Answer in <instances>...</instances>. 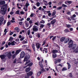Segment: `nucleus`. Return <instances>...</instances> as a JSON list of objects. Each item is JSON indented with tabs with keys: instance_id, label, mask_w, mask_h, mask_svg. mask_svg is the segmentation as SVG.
<instances>
[{
	"instance_id": "obj_1",
	"label": "nucleus",
	"mask_w": 78,
	"mask_h": 78,
	"mask_svg": "<svg viewBox=\"0 0 78 78\" xmlns=\"http://www.w3.org/2000/svg\"><path fill=\"white\" fill-rule=\"evenodd\" d=\"M5 3H6L5 1H0V5H3L1 8L0 12V13L2 15H5L6 13V11H7V5H5Z\"/></svg>"
},
{
	"instance_id": "obj_2",
	"label": "nucleus",
	"mask_w": 78,
	"mask_h": 78,
	"mask_svg": "<svg viewBox=\"0 0 78 78\" xmlns=\"http://www.w3.org/2000/svg\"><path fill=\"white\" fill-rule=\"evenodd\" d=\"M30 58V55H27L25 57L24 61V62L26 61L25 65H27V64H30V63L31 62V61L30 60H28Z\"/></svg>"
},
{
	"instance_id": "obj_3",
	"label": "nucleus",
	"mask_w": 78,
	"mask_h": 78,
	"mask_svg": "<svg viewBox=\"0 0 78 78\" xmlns=\"http://www.w3.org/2000/svg\"><path fill=\"white\" fill-rule=\"evenodd\" d=\"M38 28L39 27H38L36 25H34L32 27L33 31L34 32H37V31H38Z\"/></svg>"
},
{
	"instance_id": "obj_4",
	"label": "nucleus",
	"mask_w": 78,
	"mask_h": 78,
	"mask_svg": "<svg viewBox=\"0 0 78 78\" xmlns=\"http://www.w3.org/2000/svg\"><path fill=\"white\" fill-rule=\"evenodd\" d=\"M40 50L41 51H43V53H45H45H47V51H48V49H47V48H44L43 50L42 51V48H40Z\"/></svg>"
},
{
	"instance_id": "obj_5",
	"label": "nucleus",
	"mask_w": 78,
	"mask_h": 78,
	"mask_svg": "<svg viewBox=\"0 0 78 78\" xmlns=\"http://www.w3.org/2000/svg\"><path fill=\"white\" fill-rule=\"evenodd\" d=\"M6 55L5 54L0 55V58L2 60L5 59V58H6Z\"/></svg>"
},
{
	"instance_id": "obj_6",
	"label": "nucleus",
	"mask_w": 78,
	"mask_h": 78,
	"mask_svg": "<svg viewBox=\"0 0 78 78\" xmlns=\"http://www.w3.org/2000/svg\"><path fill=\"white\" fill-rule=\"evenodd\" d=\"M25 57V52L24 51L21 52L20 54V58H23Z\"/></svg>"
},
{
	"instance_id": "obj_7",
	"label": "nucleus",
	"mask_w": 78,
	"mask_h": 78,
	"mask_svg": "<svg viewBox=\"0 0 78 78\" xmlns=\"http://www.w3.org/2000/svg\"><path fill=\"white\" fill-rule=\"evenodd\" d=\"M7 56L8 58L9 59H10L11 57L12 56V54H11V52H9L7 54Z\"/></svg>"
},
{
	"instance_id": "obj_8",
	"label": "nucleus",
	"mask_w": 78,
	"mask_h": 78,
	"mask_svg": "<svg viewBox=\"0 0 78 78\" xmlns=\"http://www.w3.org/2000/svg\"><path fill=\"white\" fill-rule=\"evenodd\" d=\"M33 73L32 71H30L28 73H27V75L28 77L29 76H32L33 75Z\"/></svg>"
},
{
	"instance_id": "obj_9",
	"label": "nucleus",
	"mask_w": 78,
	"mask_h": 78,
	"mask_svg": "<svg viewBox=\"0 0 78 78\" xmlns=\"http://www.w3.org/2000/svg\"><path fill=\"white\" fill-rule=\"evenodd\" d=\"M31 70V68L30 67H28L27 68L25 69L26 72V73H28V72H29Z\"/></svg>"
},
{
	"instance_id": "obj_10",
	"label": "nucleus",
	"mask_w": 78,
	"mask_h": 78,
	"mask_svg": "<svg viewBox=\"0 0 78 78\" xmlns=\"http://www.w3.org/2000/svg\"><path fill=\"white\" fill-rule=\"evenodd\" d=\"M76 15L75 14H74L72 16H71L70 17V18L72 20H75V17H76Z\"/></svg>"
},
{
	"instance_id": "obj_11",
	"label": "nucleus",
	"mask_w": 78,
	"mask_h": 78,
	"mask_svg": "<svg viewBox=\"0 0 78 78\" xmlns=\"http://www.w3.org/2000/svg\"><path fill=\"white\" fill-rule=\"evenodd\" d=\"M21 50H21V49H19V50H17L15 52V54L16 55H18L19 54V53H20V51H21Z\"/></svg>"
},
{
	"instance_id": "obj_12",
	"label": "nucleus",
	"mask_w": 78,
	"mask_h": 78,
	"mask_svg": "<svg viewBox=\"0 0 78 78\" xmlns=\"http://www.w3.org/2000/svg\"><path fill=\"white\" fill-rule=\"evenodd\" d=\"M56 22V20L55 19H54V20L52 21L51 22V24H52V25H53V24H55V22Z\"/></svg>"
},
{
	"instance_id": "obj_13",
	"label": "nucleus",
	"mask_w": 78,
	"mask_h": 78,
	"mask_svg": "<svg viewBox=\"0 0 78 78\" xmlns=\"http://www.w3.org/2000/svg\"><path fill=\"white\" fill-rule=\"evenodd\" d=\"M66 39L65 37H62L60 38V41L61 42H63V41Z\"/></svg>"
},
{
	"instance_id": "obj_14",
	"label": "nucleus",
	"mask_w": 78,
	"mask_h": 78,
	"mask_svg": "<svg viewBox=\"0 0 78 78\" xmlns=\"http://www.w3.org/2000/svg\"><path fill=\"white\" fill-rule=\"evenodd\" d=\"M57 57V55L56 53H54L52 54V58H55Z\"/></svg>"
},
{
	"instance_id": "obj_15",
	"label": "nucleus",
	"mask_w": 78,
	"mask_h": 78,
	"mask_svg": "<svg viewBox=\"0 0 78 78\" xmlns=\"http://www.w3.org/2000/svg\"><path fill=\"white\" fill-rule=\"evenodd\" d=\"M61 59H58L57 60H56L55 62V64H57V63L58 62H61Z\"/></svg>"
},
{
	"instance_id": "obj_16",
	"label": "nucleus",
	"mask_w": 78,
	"mask_h": 78,
	"mask_svg": "<svg viewBox=\"0 0 78 78\" xmlns=\"http://www.w3.org/2000/svg\"><path fill=\"white\" fill-rule=\"evenodd\" d=\"M76 44H73L72 46V49H73V50H75V48H76Z\"/></svg>"
},
{
	"instance_id": "obj_17",
	"label": "nucleus",
	"mask_w": 78,
	"mask_h": 78,
	"mask_svg": "<svg viewBox=\"0 0 78 78\" xmlns=\"http://www.w3.org/2000/svg\"><path fill=\"white\" fill-rule=\"evenodd\" d=\"M73 41L72 40H70L69 41L68 43V45H70V44H72L73 45Z\"/></svg>"
},
{
	"instance_id": "obj_18",
	"label": "nucleus",
	"mask_w": 78,
	"mask_h": 78,
	"mask_svg": "<svg viewBox=\"0 0 78 78\" xmlns=\"http://www.w3.org/2000/svg\"><path fill=\"white\" fill-rule=\"evenodd\" d=\"M14 30L16 31L17 32H19L20 31V29L18 27L15 28Z\"/></svg>"
},
{
	"instance_id": "obj_19",
	"label": "nucleus",
	"mask_w": 78,
	"mask_h": 78,
	"mask_svg": "<svg viewBox=\"0 0 78 78\" xmlns=\"http://www.w3.org/2000/svg\"><path fill=\"white\" fill-rule=\"evenodd\" d=\"M36 47L37 49H39V48H40V46H41V44H36Z\"/></svg>"
},
{
	"instance_id": "obj_20",
	"label": "nucleus",
	"mask_w": 78,
	"mask_h": 78,
	"mask_svg": "<svg viewBox=\"0 0 78 78\" xmlns=\"http://www.w3.org/2000/svg\"><path fill=\"white\" fill-rule=\"evenodd\" d=\"M67 64L68 66V69H70V67H71V65H70V64L69 62H67Z\"/></svg>"
},
{
	"instance_id": "obj_21",
	"label": "nucleus",
	"mask_w": 78,
	"mask_h": 78,
	"mask_svg": "<svg viewBox=\"0 0 78 78\" xmlns=\"http://www.w3.org/2000/svg\"><path fill=\"white\" fill-rule=\"evenodd\" d=\"M33 62H30L28 64H27V66H28V67H31V66H33Z\"/></svg>"
},
{
	"instance_id": "obj_22",
	"label": "nucleus",
	"mask_w": 78,
	"mask_h": 78,
	"mask_svg": "<svg viewBox=\"0 0 78 78\" xmlns=\"http://www.w3.org/2000/svg\"><path fill=\"white\" fill-rule=\"evenodd\" d=\"M4 20V18H3V17H0V22L2 23L3 22V20Z\"/></svg>"
},
{
	"instance_id": "obj_23",
	"label": "nucleus",
	"mask_w": 78,
	"mask_h": 78,
	"mask_svg": "<svg viewBox=\"0 0 78 78\" xmlns=\"http://www.w3.org/2000/svg\"><path fill=\"white\" fill-rule=\"evenodd\" d=\"M44 27V25L43 24H41V25L40 26V28H39V30H41L42 28H43Z\"/></svg>"
},
{
	"instance_id": "obj_24",
	"label": "nucleus",
	"mask_w": 78,
	"mask_h": 78,
	"mask_svg": "<svg viewBox=\"0 0 78 78\" xmlns=\"http://www.w3.org/2000/svg\"><path fill=\"white\" fill-rule=\"evenodd\" d=\"M69 39L68 38L65 39V43H68V42H69Z\"/></svg>"
},
{
	"instance_id": "obj_25",
	"label": "nucleus",
	"mask_w": 78,
	"mask_h": 78,
	"mask_svg": "<svg viewBox=\"0 0 78 78\" xmlns=\"http://www.w3.org/2000/svg\"><path fill=\"white\" fill-rule=\"evenodd\" d=\"M19 12H20V11H19V10H18L16 11L15 14H18V15H20Z\"/></svg>"
},
{
	"instance_id": "obj_26",
	"label": "nucleus",
	"mask_w": 78,
	"mask_h": 78,
	"mask_svg": "<svg viewBox=\"0 0 78 78\" xmlns=\"http://www.w3.org/2000/svg\"><path fill=\"white\" fill-rule=\"evenodd\" d=\"M32 47L33 50H34V51H35V47L34 44H32Z\"/></svg>"
},
{
	"instance_id": "obj_27",
	"label": "nucleus",
	"mask_w": 78,
	"mask_h": 78,
	"mask_svg": "<svg viewBox=\"0 0 78 78\" xmlns=\"http://www.w3.org/2000/svg\"><path fill=\"white\" fill-rule=\"evenodd\" d=\"M68 76L70 78H72L73 77V75H72V73H70Z\"/></svg>"
},
{
	"instance_id": "obj_28",
	"label": "nucleus",
	"mask_w": 78,
	"mask_h": 78,
	"mask_svg": "<svg viewBox=\"0 0 78 78\" xmlns=\"http://www.w3.org/2000/svg\"><path fill=\"white\" fill-rule=\"evenodd\" d=\"M29 5H30V4H29L28 2H27L25 4V6L26 8H28V6H29Z\"/></svg>"
},
{
	"instance_id": "obj_29",
	"label": "nucleus",
	"mask_w": 78,
	"mask_h": 78,
	"mask_svg": "<svg viewBox=\"0 0 78 78\" xmlns=\"http://www.w3.org/2000/svg\"><path fill=\"white\" fill-rule=\"evenodd\" d=\"M14 43H16V42H15V41H13L11 43V45L14 46L15 45V44Z\"/></svg>"
},
{
	"instance_id": "obj_30",
	"label": "nucleus",
	"mask_w": 78,
	"mask_h": 78,
	"mask_svg": "<svg viewBox=\"0 0 78 78\" xmlns=\"http://www.w3.org/2000/svg\"><path fill=\"white\" fill-rule=\"evenodd\" d=\"M53 53H56L58 52V51L57 50H53L52 51Z\"/></svg>"
},
{
	"instance_id": "obj_31",
	"label": "nucleus",
	"mask_w": 78,
	"mask_h": 78,
	"mask_svg": "<svg viewBox=\"0 0 78 78\" xmlns=\"http://www.w3.org/2000/svg\"><path fill=\"white\" fill-rule=\"evenodd\" d=\"M66 27H67L68 28H70L71 27V25L70 24H66Z\"/></svg>"
},
{
	"instance_id": "obj_32",
	"label": "nucleus",
	"mask_w": 78,
	"mask_h": 78,
	"mask_svg": "<svg viewBox=\"0 0 78 78\" xmlns=\"http://www.w3.org/2000/svg\"><path fill=\"white\" fill-rule=\"evenodd\" d=\"M75 51H76L75 53H78V45L77 46V47L75 49Z\"/></svg>"
},
{
	"instance_id": "obj_33",
	"label": "nucleus",
	"mask_w": 78,
	"mask_h": 78,
	"mask_svg": "<svg viewBox=\"0 0 78 78\" xmlns=\"http://www.w3.org/2000/svg\"><path fill=\"white\" fill-rule=\"evenodd\" d=\"M64 31L65 33H68V32H69V30L68 29H66L64 30Z\"/></svg>"
},
{
	"instance_id": "obj_34",
	"label": "nucleus",
	"mask_w": 78,
	"mask_h": 78,
	"mask_svg": "<svg viewBox=\"0 0 78 78\" xmlns=\"http://www.w3.org/2000/svg\"><path fill=\"white\" fill-rule=\"evenodd\" d=\"M40 5H41V3H40L39 2H37L36 3L37 6L38 7L40 6Z\"/></svg>"
},
{
	"instance_id": "obj_35",
	"label": "nucleus",
	"mask_w": 78,
	"mask_h": 78,
	"mask_svg": "<svg viewBox=\"0 0 78 78\" xmlns=\"http://www.w3.org/2000/svg\"><path fill=\"white\" fill-rule=\"evenodd\" d=\"M40 23H43L44 24L45 23V21L43 20H42L40 21Z\"/></svg>"
},
{
	"instance_id": "obj_36",
	"label": "nucleus",
	"mask_w": 78,
	"mask_h": 78,
	"mask_svg": "<svg viewBox=\"0 0 78 78\" xmlns=\"http://www.w3.org/2000/svg\"><path fill=\"white\" fill-rule=\"evenodd\" d=\"M13 40V38L12 37H10L8 40V41H12Z\"/></svg>"
},
{
	"instance_id": "obj_37",
	"label": "nucleus",
	"mask_w": 78,
	"mask_h": 78,
	"mask_svg": "<svg viewBox=\"0 0 78 78\" xmlns=\"http://www.w3.org/2000/svg\"><path fill=\"white\" fill-rule=\"evenodd\" d=\"M26 43H28L27 41H25V40H23L22 42V44H25Z\"/></svg>"
},
{
	"instance_id": "obj_38",
	"label": "nucleus",
	"mask_w": 78,
	"mask_h": 78,
	"mask_svg": "<svg viewBox=\"0 0 78 78\" xmlns=\"http://www.w3.org/2000/svg\"><path fill=\"white\" fill-rule=\"evenodd\" d=\"M46 12H47L48 13H50V11H46V10H44L43 11V12H44V14H45V13Z\"/></svg>"
},
{
	"instance_id": "obj_39",
	"label": "nucleus",
	"mask_w": 78,
	"mask_h": 78,
	"mask_svg": "<svg viewBox=\"0 0 78 78\" xmlns=\"http://www.w3.org/2000/svg\"><path fill=\"white\" fill-rule=\"evenodd\" d=\"M62 6L63 7H65V8H66V7H67V5L63 4L62 5Z\"/></svg>"
},
{
	"instance_id": "obj_40",
	"label": "nucleus",
	"mask_w": 78,
	"mask_h": 78,
	"mask_svg": "<svg viewBox=\"0 0 78 78\" xmlns=\"http://www.w3.org/2000/svg\"><path fill=\"white\" fill-rule=\"evenodd\" d=\"M46 43V41L44 40L43 42V44H42V46H43V45H44L45 44V43Z\"/></svg>"
},
{
	"instance_id": "obj_41",
	"label": "nucleus",
	"mask_w": 78,
	"mask_h": 78,
	"mask_svg": "<svg viewBox=\"0 0 78 78\" xmlns=\"http://www.w3.org/2000/svg\"><path fill=\"white\" fill-rule=\"evenodd\" d=\"M62 6H60V7H58L57 9L58 10H59L60 9H62Z\"/></svg>"
},
{
	"instance_id": "obj_42",
	"label": "nucleus",
	"mask_w": 78,
	"mask_h": 78,
	"mask_svg": "<svg viewBox=\"0 0 78 78\" xmlns=\"http://www.w3.org/2000/svg\"><path fill=\"white\" fill-rule=\"evenodd\" d=\"M65 70H67V68H63L62 69V71H65Z\"/></svg>"
},
{
	"instance_id": "obj_43",
	"label": "nucleus",
	"mask_w": 78,
	"mask_h": 78,
	"mask_svg": "<svg viewBox=\"0 0 78 78\" xmlns=\"http://www.w3.org/2000/svg\"><path fill=\"white\" fill-rule=\"evenodd\" d=\"M24 39H25V37H23L21 38V39L20 40V41H22L23 40H24Z\"/></svg>"
},
{
	"instance_id": "obj_44",
	"label": "nucleus",
	"mask_w": 78,
	"mask_h": 78,
	"mask_svg": "<svg viewBox=\"0 0 78 78\" xmlns=\"http://www.w3.org/2000/svg\"><path fill=\"white\" fill-rule=\"evenodd\" d=\"M16 54H15L12 55V59H14V58H15V57H16Z\"/></svg>"
},
{
	"instance_id": "obj_45",
	"label": "nucleus",
	"mask_w": 78,
	"mask_h": 78,
	"mask_svg": "<svg viewBox=\"0 0 78 78\" xmlns=\"http://www.w3.org/2000/svg\"><path fill=\"white\" fill-rule=\"evenodd\" d=\"M37 37L38 38H39V37H41V34L39 33L38 34H37Z\"/></svg>"
},
{
	"instance_id": "obj_46",
	"label": "nucleus",
	"mask_w": 78,
	"mask_h": 78,
	"mask_svg": "<svg viewBox=\"0 0 78 78\" xmlns=\"http://www.w3.org/2000/svg\"><path fill=\"white\" fill-rule=\"evenodd\" d=\"M11 25V23L9 22H8L7 23V26H9Z\"/></svg>"
},
{
	"instance_id": "obj_47",
	"label": "nucleus",
	"mask_w": 78,
	"mask_h": 78,
	"mask_svg": "<svg viewBox=\"0 0 78 78\" xmlns=\"http://www.w3.org/2000/svg\"><path fill=\"white\" fill-rule=\"evenodd\" d=\"M28 35H30V30H29L27 31Z\"/></svg>"
},
{
	"instance_id": "obj_48",
	"label": "nucleus",
	"mask_w": 78,
	"mask_h": 78,
	"mask_svg": "<svg viewBox=\"0 0 78 78\" xmlns=\"http://www.w3.org/2000/svg\"><path fill=\"white\" fill-rule=\"evenodd\" d=\"M67 3H69V5H70V4H71V3H72V1H67Z\"/></svg>"
},
{
	"instance_id": "obj_49",
	"label": "nucleus",
	"mask_w": 78,
	"mask_h": 78,
	"mask_svg": "<svg viewBox=\"0 0 78 78\" xmlns=\"http://www.w3.org/2000/svg\"><path fill=\"white\" fill-rule=\"evenodd\" d=\"M41 73H40V71L38 72L37 73V76H39L40 75H41Z\"/></svg>"
},
{
	"instance_id": "obj_50",
	"label": "nucleus",
	"mask_w": 78,
	"mask_h": 78,
	"mask_svg": "<svg viewBox=\"0 0 78 78\" xmlns=\"http://www.w3.org/2000/svg\"><path fill=\"white\" fill-rule=\"evenodd\" d=\"M68 45H69L68 46L69 48H71V47L72 46V45H73V44H68Z\"/></svg>"
},
{
	"instance_id": "obj_51",
	"label": "nucleus",
	"mask_w": 78,
	"mask_h": 78,
	"mask_svg": "<svg viewBox=\"0 0 78 78\" xmlns=\"http://www.w3.org/2000/svg\"><path fill=\"white\" fill-rule=\"evenodd\" d=\"M30 26L29 27V28H27V29H30L33 26V24H30Z\"/></svg>"
},
{
	"instance_id": "obj_52",
	"label": "nucleus",
	"mask_w": 78,
	"mask_h": 78,
	"mask_svg": "<svg viewBox=\"0 0 78 78\" xmlns=\"http://www.w3.org/2000/svg\"><path fill=\"white\" fill-rule=\"evenodd\" d=\"M66 19H67L69 21H72V20L70 19V18L69 17L68 18H66Z\"/></svg>"
},
{
	"instance_id": "obj_53",
	"label": "nucleus",
	"mask_w": 78,
	"mask_h": 78,
	"mask_svg": "<svg viewBox=\"0 0 78 78\" xmlns=\"http://www.w3.org/2000/svg\"><path fill=\"white\" fill-rule=\"evenodd\" d=\"M29 23L30 24H31V23H33V22L31 20H30L29 21Z\"/></svg>"
},
{
	"instance_id": "obj_54",
	"label": "nucleus",
	"mask_w": 78,
	"mask_h": 78,
	"mask_svg": "<svg viewBox=\"0 0 78 78\" xmlns=\"http://www.w3.org/2000/svg\"><path fill=\"white\" fill-rule=\"evenodd\" d=\"M41 64H42V61L39 62V65H40Z\"/></svg>"
},
{
	"instance_id": "obj_55",
	"label": "nucleus",
	"mask_w": 78,
	"mask_h": 78,
	"mask_svg": "<svg viewBox=\"0 0 78 78\" xmlns=\"http://www.w3.org/2000/svg\"><path fill=\"white\" fill-rule=\"evenodd\" d=\"M23 8H24V9L25 12H27V11H28V8H27L26 9H25V7H24Z\"/></svg>"
},
{
	"instance_id": "obj_56",
	"label": "nucleus",
	"mask_w": 78,
	"mask_h": 78,
	"mask_svg": "<svg viewBox=\"0 0 78 78\" xmlns=\"http://www.w3.org/2000/svg\"><path fill=\"white\" fill-rule=\"evenodd\" d=\"M34 25H37V26H39V24H38V23L36 22L34 23Z\"/></svg>"
},
{
	"instance_id": "obj_57",
	"label": "nucleus",
	"mask_w": 78,
	"mask_h": 78,
	"mask_svg": "<svg viewBox=\"0 0 78 78\" xmlns=\"http://www.w3.org/2000/svg\"><path fill=\"white\" fill-rule=\"evenodd\" d=\"M25 25L26 26V27H28V26H29L28 24V23H25Z\"/></svg>"
},
{
	"instance_id": "obj_58",
	"label": "nucleus",
	"mask_w": 78,
	"mask_h": 78,
	"mask_svg": "<svg viewBox=\"0 0 78 78\" xmlns=\"http://www.w3.org/2000/svg\"><path fill=\"white\" fill-rule=\"evenodd\" d=\"M29 38H32V37H33V36H32V35H29Z\"/></svg>"
},
{
	"instance_id": "obj_59",
	"label": "nucleus",
	"mask_w": 78,
	"mask_h": 78,
	"mask_svg": "<svg viewBox=\"0 0 78 78\" xmlns=\"http://www.w3.org/2000/svg\"><path fill=\"white\" fill-rule=\"evenodd\" d=\"M27 21H29L30 20V18H27Z\"/></svg>"
},
{
	"instance_id": "obj_60",
	"label": "nucleus",
	"mask_w": 78,
	"mask_h": 78,
	"mask_svg": "<svg viewBox=\"0 0 78 78\" xmlns=\"http://www.w3.org/2000/svg\"><path fill=\"white\" fill-rule=\"evenodd\" d=\"M55 39H56V37H53V38L52 39V40L54 41Z\"/></svg>"
},
{
	"instance_id": "obj_61",
	"label": "nucleus",
	"mask_w": 78,
	"mask_h": 78,
	"mask_svg": "<svg viewBox=\"0 0 78 78\" xmlns=\"http://www.w3.org/2000/svg\"><path fill=\"white\" fill-rule=\"evenodd\" d=\"M40 66L41 68H43V65L42 64L40 65Z\"/></svg>"
},
{
	"instance_id": "obj_62",
	"label": "nucleus",
	"mask_w": 78,
	"mask_h": 78,
	"mask_svg": "<svg viewBox=\"0 0 78 78\" xmlns=\"http://www.w3.org/2000/svg\"><path fill=\"white\" fill-rule=\"evenodd\" d=\"M20 14H24V12L23 11H21L20 12Z\"/></svg>"
},
{
	"instance_id": "obj_63",
	"label": "nucleus",
	"mask_w": 78,
	"mask_h": 78,
	"mask_svg": "<svg viewBox=\"0 0 78 78\" xmlns=\"http://www.w3.org/2000/svg\"><path fill=\"white\" fill-rule=\"evenodd\" d=\"M41 71L42 72H44V71H45V69H41Z\"/></svg>"
},
{
	"instance_id": "obj_64",
	"label": "nucleus",
	"mask_w": 78,
	"mask_h": 78,
	"mask_svg": "<svg viewBox=\"0 0 78 78\" xmlns=\"http://www.w3.org/2000/svg\"><path fill=\"white\" fill-rule=\"evenodd\" d=\"M52 13L55 15V14H56V11L55 10L54 11L52 12Z\"/></svg>"
}]
</instances>
